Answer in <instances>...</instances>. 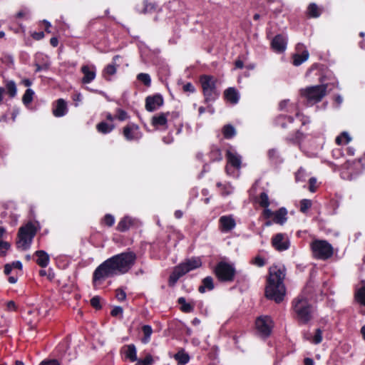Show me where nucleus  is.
Masks as SVG:
<instances>
[{
	"instance_id": "nucleus-20",
	"label": "nucleus",
	"mask_w": 365,
	"mask_h": 365,
	"mask_svg": "<svg viewBox=\"0 0 365 365\" xmlns=\"http://www.w3.org/2000/svg\"><path fill=\"white\" fill-rule=\"evenodd\" d=\"M122 351L125 355V359H128L131 362L136 361L137 358V349L134 344H130L125 345L123 347Z\"/></svg>"
},
{
	"instance_id": "nucleus-47",
	"label": "nucleus",
	"mask_w": 365,
	"mask_h": 365,
	"mask_svg": "<svg viewBox=\"0 0 365 365\" xmlns=\"http://www.w3.org/2000/svg\"><path fill=\"white\" fill-rule=\"evenodd\" d=\"M306 177H307V174H306L305 170L303 169L302 168H300L295 174V179H296V181H297V182L304 181Z\"/></svg>"
},
{
	"instance_id": "nucleus-6",
	"label": "nucleus",
	"mask_w": 365,
	"mask_h": 365,
	"mask_svg": "<svg viewBox=\"0 0 365 365\" xmlns=\"http://www.w3.org/2000/svg\"><path fill=\"white\" fill-rule=\"evenodd\" d=\"M313 257L317 259L326 260L334 254L332 245L327 240H314L310 244Z\"/></svg>"
},
{
	"instance_id": "nucleus-22",
	"label": "nucleus",
	"mask_w": 365,
	"mask_h": 365,
	"mask_svg": "<svg viewBox=\"0 0 365 365\" xmlns=\"http://www.w3.org/2000/svg\"><path fill=\"white\" fill-rule=\"evenodd\" d=\"M119 58V56H115L113 58V63L108 64L106 66V68L103 71V76L107 80H110L108 76H113L116 73L117 71V65L115 64V61Z\"/></svg>"
},
{
	"instance_id": "nucleus-32",
	"label": "nucleus",
	"mask_w": 365,
	"mask_h": 365,
	"mask_svg": "<svg viewBox=\"0 0 365 365\" xmlns=\"http://www.w3.org/2000/svg\"><path fill=\"white\" fill-rule=\"evenodd\" d=\"M304 138V134L299 130H296L295 133L289 134L286 137V140L292 143H298Z\"/></svg>"
},
{
	"instance_id": "nucleus-44",
	"label": "nucleus",
	"mask_w": 365,
	"mask_h": 365,
	"mask_svg": "<svg viewBox=\"0 0 365 365\" xmlns=\"http://www.w3.org/2000/svg\"><path fill=\"white\" fill-rule=\"evenodd\" d=\"M351 140V138L347 133L344 132L337 136L335 141L338 145L347 144Z\"/></svg>"
},
{
	"instance_id": "nucleus-12",
	"label": "nucleus",
	"mask_w": 365,
	"mask_h": 365,
	"mask_svg": "<svg viewBox=\"0 0 365 365\" xmlns=\"http://www.w3.org/2000/svg\"><path fill=\"white\" fill-rule=\"evenodd\" d=\"M272 245L275 250L282 252L289 249L290 241L286 234L277 233L272 237Z\"/></svg>"
},
{
	"instance_id": "nucleus-1",
	"label": "nucleus",
	"mask_w": 365,
	"mask_h": 365,
	"mask_svg": "<svg viewBox=\"0 0 365 365\" xmlns=\"http://www.w3.org/2000/svg\"><path fill=\"white\" fill-rule=\"evenodd\" d=\"M137 256L132 251L115 255L98 265L93 273V284H100L108 278L124 274L135 264Z\"/></svg>"
},
{
	"instance_id": "nucleus-28",
	"label": "nucleus",
	"mask_w": 365,
	"mask_h": 365,
	"mask_svg": "<svg viewBox=\"0 0 365 365\" xmlns=\"http://www.w3.org/2000/svg\"><path fill=\"white\" fill-rule=\"evenodd\" d=\"M178 304L180 305V310L185 313H191L194 311L195 303L187 302L184 297H180L178 299Z\"/></svg>"
},
{
	"instance_id": "nucleus-55",
	"label": "nucleus",
	"mask_w": 365,
	"mask_h": 365,
	"mask_svg": "<svg viewBox=\"0 0 365 365\" xmlns=\"http://www.w3.org/2000/svg\"><path fill=\"white\" fill-rule=\"evenodd\" d=\"M128 118L127 113L121 109L118 110L117 118L120 120H125Z\"/></svg>"
},
{
	"instance_id": "nucleus-62",
	"label": "nucleus",
	"mask_w": 365,
	"mask_h": 365,
	"mask_svg": "<svg viewBox=\"0 0 365 365\" xmlns=\"http://www.w3.org/2000/svg\"><path fill=\"white\" fill-rule=\"evenodd\" d=\"M6 307H7L8 310H10V311L15 310L16 309V304H15L14 302L9 301L6 304Z\"/></svg>"
},
{
	"instance_id": "nucleus-21",
	"label": "nucleus",
	"mask_w": 365,
	"mask_h": 365,
	"mask_svg": "<svg viewBox=\"0 0 365 365\" xmlns=\"http://www.w3.org/2000/svg\"><path fill=\"white\" fill-rule=\"evenodd\" d=\"M287 220V210L285 207H281L274 213L273 222L279 225H284Z\"/></svg>"
},
{
	"instance_id": "nucleus-51",
	"label": "nucleus",
	"mask_w": 365,
	"mask_h": 365,
	"mask_svg": "<svg viewBox=\"0 0 365 365\" xmlns=\"http://www.w3.org/2000/svg\"><path fill=\"white\" fill-rule=\"evenodd\" d=\"M10 248V244L6 241L0 240V253L5 255L6 252Z\"/></svg>"
},
{
	"instance_id": "nucleus-29",
	"label": "nucleus",
	"mask_w": 365,
	"mask_h": 365,
	"mask_svg": "<svg viewBox=\"0 0 365 365\" xmlns=\"http://www.w3.org/2000/svg\"><path fill=\"white\" fill-rule=\"evenodd\" d=\"M202 284L199 287L198 291L200 293H204L206 290V289L209 291L212 290L214 289V283H213V279L212 277H206L202 279Z\"/></svg>"
},
{
	"instance_id": "nucleus-50",
	"label": "nucleus",
	"mask_w": 365,
	"mask_h": 365,
	"mask_svg": "<svg viewBox=\"0 0 365 365\" xmlns=\"http://www.w3.org/2000/svg\"><path fill=\"white\" fill-rule=\"evenodd\" d=\"M103 220L105 225L108 227H111L115 222V217L110 214H107L105 215Z\"/></svg>"
},
{
	"instance_id": "nucleus-15",
	"label": "nucleus",
	"mask_w": 365,
	"mask_h": 365,
	"mask_svg": "<svg viewBox=\"0 0 365 365\" xmlns=\"http://www.w3.org/2000/svg\"><path fill=\"white\" fill-rule=\"evenodd\" d=\"M81 71L83 74L81 82L83 84H88L92 82L96 76V68L93 65H83L81 68Z\"/></svg>"
},
{
	"instance_id": "nucleus-25",
	"label": "nucleus",
	"mask_w": 365,
	"mask_h": 365,
	"mask_svg": "<svg viewBox=\"0 0 365 365\" xmlns=\"http://www.w3.org/2000/svg\"><path fill=\"white\" fill-rule=\"evenodd\" d=\"M36 256V263L41 267H46L49 262V256L43 250H38L35 252Z\"/></svg>"
},
{
	"instance_id": "nucleus-38",
	"label": "nucleus",
	"mask_w": 365,
	"mask_h": 365,
	"mask_svg": "<svg viewBox=\"0 0 365 365\" xmlns=\"http://www.w3.org/2000/svg\"><path fill=\"white\" fill-rule=\"evenodd\" d=\"M268 156L269 158L274 163H279L282 162V160L281 159L279 152L276 149H270L268 151Z\"/></svg>"
},
{
	"instance_id": "nucleus-16",
	"label": "nucleus",
	"mask_w": 365,
	"mask_h": 365,
	"mask_svg": "<svg viewBox=\"0 0 365 365\" xmlns=\"http://www.w3.org/2000/svg\"><path fill=\"white\" fill-rule=\"evenodd\" d=\"M235 226L236 222L232 215H223L219 219V227L222 232H229Z\"/></svg>"
},
{
	"instance_id": "nucleus-7",
	"label": "nucleus",
	"mask_w": 365,
	"mask_h": 365,
	"mask_svg": "<svg viewBox=\"0 0 365 365\" xmlns=\"http://www.w3.org/2000/svg\"><path fill=\"white\" fill-rule=\"evenodd\" d=\"M205 103L215 101L220 96L216 88V78L212 76L202 75L200 78Z\"/></svg>"
},
{
	"instance_id": "nucleus-34",
	"label": "nucleus",
	"mask_w": 365,
	"mask_h": 365,
	"mask_svg": "<svg viewBox=\"0 0 365 365\" xmlns=\"http://www.w3.org/2000/svg\"><path fill=\"white\" fill-rule=\"evenodd\" d=\"M6 90L10 98H14L17 93L16 83L14 81H8L6 83Z\"/></svg>"
},
{
	"instance_id": "nucleus-45",
	"label": "nucleus",
	"mask_w": 365,
	"mask_h": 365,
	"mask_svg": "<svg viewBox=\"0 0 365 365\" xmlns=\"http://www.w3.org/2000/svg\"><path fill=\"white\" fill-rule=\"evenodd\" d=\"M312 206V201L308 199H303L300 201V211L306 212Z\"/></svg>"
},
{
	"instance_id": "nucleus-33",
	"label": "nucleus",
	"mask_w": 365,
	"mask_h": 365,
	"mask_svg": "<svg viewBox=\"0 0 365 365\" xmlns=\"http://www.w3.org/2000/svg\"><path fill=\"white\" fill-rule=\"evenodd\" d=\"M114 128V125L112 124H108L106 122H101L96 125L97 130L103 134H107L110 133Z\"/></svg>"
},
{
	"instance_id": "nucleus-49",
	"label": "nucleus",
	"mask_w": 365,
	"mask_h": 365,
	"mask_svg": "<svg viewBox=\"0 0 365 365\" xmlns=\"http://www.w3.org/2000/svg\"><path fill=\"white\" fill-rule=\"evenodd\" d=\"M91 306L96 309H101V297L98 296H95L91 299Z\"/></svg>"
},
{
	"instance_id": "nucleus-24",
	"label": "nucleus",
	"mask_w": 365,
	"mask_h": 365,
	"mask_svg": "<svg viewBox=\"0 0 365 365\" xmlns=\"http://www.w3.org/2000/svg\"><path fill=\"white\" fill-rule=\"evenodd\" d=\"M134 225V220L130 217H124L118 222L116 229L120 232H125Z\"/></svg>"
},
{
	"instance_id": "nucleus-41",
	"label": "nucleus",
	"mask_w": 365,
	"mask_h": 365,
	"mask_svg": "<svg viewBox=\"0 0 365 365\" xmlns=\"http://www.w3.org/2000/svg\"><path fill=\"white\" fill-rule=\"evenodd\" d=\"M355 298L358 302L365 306V286L358 289L355 294Z\"/></svg>"
},
{
	"instance_id": "nucleus-9",
	"label": "nucleus",
	"mask_w": 365,
	"mask_h": 365,
	"mask_svg": "<svg viewBox=\"0 0 365 365\" xmlns=\"http://www.w3.org/2000/svg\"><path fill=\"white\" fill-rule=\"evenodd\" d=\"M327 85H318L309 86L300 90L302 97L306 98L308 103L313 105L322 101L327 93Z\"/></svg>"
},
{
	"instance_id": "nucleus-19",
	"label": "nucleus",
	"mask_w": 365,
	"mask_h": 365,
	"mask_svg": "<svg viewBox=\"0 0 365 365\" xmlns=\"http://www.w3.org/2000/svg\"><path fill=\"white\" fill-rule=\"evenodd\" d=\"M68 112L67 103L62 99L59 98L56 101L54 108H53V114L56 117H62Z\"/></svg>"
},
{
	"instance_id": "nucleus-13",
	"label": "nucleus",
	"mask_w": 365,
	"mask_h": 365,
	"mask_svg": "<svg viewBox=\"0 0 365 365\" xmlns=\"http://www.w3.org/2000/svg\"><path fill=\"white\" fill-rule=\"evenodd\" d=\"M164 101L163 96L159 94L148 96L145 98V109L148 112H153L160 108L163 105Z\"/></svg>"
},
{
	"instance_id": "nucleus-5",
	"label": "nucleus",
	"mask_w": 365,
	"mask_h": 365,
	"mask_svg": "<svg viewBox=\"0 0 365 365\" xmlns=\"http://www.w3.org/2000/svg\"><path fill=\"white\" fill-rule=\"evenodd\" d=\"M36 232V226L31 222L21 227L18 232L17 248L22 250H28L31 247Z\"/></svg>"
},
{
	"instance_id": "nucleus-43",
	"label": "nucleus",
	"mask_w": 365,
	"mask_h": 365,
	"mask_svg": "<svg viewBox=\"0 0 365 365\" xmlns=\"http://www.w3.org/2000/svg\"><path fill=\"white\" fill-rule=\"evenodd\" d=\"M307 339L314 344H318L321 343L322 341V329H316L314 336L312 339H309V338H307Z\"/></svg>"
},
{
	"instance_id": "nucleus-23",
	"label": "nucleus",
	"mask_w": 365,
	"mask_h": 365,
	"mask_svg": "<svg viewBox=\"0 0 365 365\" xmlns=\"http://www.w3.org/2000/svg\"><path fill=\"white\" fill-rule=\"evenodd\" d=\"M225 99L232 104H236L239 101V94L237 91L234 88H229L224 92Z\"/></svg>"
},
{
	"instance_id": "nucleus-27",
	"label": "nucleus",
	"mask_w": 365,
	"mask_h": 365,
	"mask_svg": "<svg viewBox=\"0 0 365 365\" xmlns=\"http://www.w3.org/2000/svg\"><path fill=\"white\" fill-rule=\"evenodd\" d=\"M294 122V118L291 116L279 115L275 120L277 125L282 128H287L289 125H292Z\"/></svg>"
},
{
	"instance_id": "nucleus-64",
	"label": "nucleus",
	"mask_w": 365,
	"mask_h": 365,
	"mask_svg": "<svg viewBox=\"0 0 365 365\" xmlns=\"http://www.w3.org/2000/svg\"><path fill=\"white\" fill-rule=\"evenodd\" d=\"M12 269H13L12 266L10 264H6L4 266V271L5 274L9 275L11 273Z\"/></svg>"
},
{
	"instance_id": "nucleus-61",
	"label": "nucleus",
	"mask_w": 365,
	"mask_h": 365,
	"mask_svg": "<svg viewBox=\"0 0 365 365\" xmlns=\"http://www.w3.org/2000/svg\"><path fill=\"white\" fill-rule=\"evenodd\" d=\"M289 104V100H284V101H282L279 104V108L281 110H285V108H287V106H288Z\"/></svg>"
},
{
	"instance_id": "nucleus-58",
	"label": "nucleus",
	"mask_w": 365,
	"mask_h": 365,
	"mask_svg": "<svg viewBox=\"0 0 365 365\" xmlns=\"http://www.w3.org/2000/svg\"><path fill=\"white\" fill-rule=\"evenodd\" d=\"M274 212H272L270 209L267 207V208H264V210H263L262 215H263L264 217L268 219L272 217H274Z\"/></svg>"
},
{
	"instance_id": "nucleus-59",
	"label": "nucleus",
	"mask_w": 365,
	"mask_h": 365,
	"mask_svg": "<svg viewBox=\"0 0 365 365\" xmlns=\"http://www.w3.org/2000/svg\"><path fill=\"white\" fill-rule=\"evenodd\" d=\"M35 66H36V70H35L36 72H40L42 70H47L48 68V65L46 64V63L43 65H40L38 63H36Z\"/></svg>"
},
{
	"instance_id": "nucleus-18",
	"label": "nucleus",
	"mask_w": 365,
	"mask_h": 365,
	"mask_svg": "<svg viewBox=\"0 0 365 365\" xmlns=\"http://www.w3.org/2000/svg\"><path fill=\"white\" fill-rule=\"evenodd\" d=\"M271 45L274 51L282 53L287 47V38L284 36L278 34L272 39Z\"/></svg>"
},
{
	"instance_id": "nucleus-3",
	"label": "nucleus",
	"mask_w": 365,
	"mask_h": 365,
	"mask_svg": "<svg viewBox=\"0 0 365 365\" xmlns=\"http://www.w3.org/2000/svg\"><path fill=\"white\" fill-rule=\"evenodd\" d=\"M292 307L299 322L307 324L312 319L313 308L304 295L300 294L294 298Z\"/></svg>"
},
{
	"instance_id": "nucleus-42",
	"label": "nucleus",
	"mask_w": 365,
	"mask_h": 365,
	"mask_svg": "<svg viewBox=\"0 0 365 365\" xmlns=\"http://www.w3.org/2000/svg\"><path fill=\"white\" fill-rule=\"evenodd\" d=\"M210 159L212 161H220L222 160L221 150L217 148H212L210 153Z\"/></svg>"
},
{
	"instance_id": "nucleus-46",
	"label": "nucleus",
	"mask_w": 365,
	"mask_h": 365,
	"mask_svg": "<svg viewBox=\"0 0 365 365\" xmlns=\"http://www.w3.org/2000/svg\"><path fill=\"white\" fill-rule=\"evenodd\" d=\"M135 365H150L153 361V357L150 354L147 355L143 359H138Z\"/></svg>"
},
{
	"instance_id": "nucleus-10",
	"label": "nucleus",
	"mask_w": 365,
	"mask_h": 365,
	"mask_svg": "<svg viewBox=\"0 0 365 365\" xmlns=\"http://www.w3.org/2000/svg\"><path fill=\"white\" fill-rule=\"evenodd\" d=\"M227 165L225 170L227 175L238 176L237 172L241 168L242 157L235 150H228L226 153Z\"/></svg>"
},
{
	"instance_id": "nucleus-40",
	"label": "nucleus",
	"mask_w": 365,
	"mask_h": 365,
	"mask_svg": "<svg viewBox=\"0 0 365 365\" xmlns=\"http://www.w3.org/2000/svg\"><path fill=\"white\" fill-rule=\"evenodd\" d=\"M137 79L147 87H149L151 85V78L150 75L148 73H140L138 74Z\"/></svg>"
},
{
	"instance_id": "nucleus-26",
	"label": "nucleus",
	"mask_w": 365,
	"mask_h": 365,
	"mask_svg": "<svg viewBox=\"0 0 365 365\" xmlns=\"http://www.w3.org/2000/svg\"><path fill=\"white\" fill-rule=\"evenodd\" d=\"M322 12V9L319 7L315 3L309 4L307 9V15L309 18H318Z\"/></svg>"
},
{
	"instance_id": "nucleus-14",
	"label": "nucleus",
	"mask_w": 365,
	"mask_h": 365,
	"mask_svg": "<svg viewBox=\"0 0 365 365\" xmlns=\"http://www.w3.org/2000/svg\"><path fill=\"white\" fill-rule=\"evenodd\" d=\"M123 133L127 140H138L142 137L139 127L135 124H130L123 128Z\"/></svg>"
},
{
	"instance_id": "nucleus-8",
	"label": "nucleus",
	"mask_w": 365,
	"mask_h": 365,
	"mask_svg": "<svg viewBox=\"0 0 365 365\" xmlns=\"http://www.w3.org/2000/svg\"><path fill=\"white\" fill-rule=\"evenodd\" d=\"M214 273L219 281L232 282L235 279L236 269L232 264L221 261L215 266Z\"/></svg>"
},
{
	"instance_id": "nucleus-30",
	"label": "nucleus",
	"mask_w": 365,
	"mask_h": 365,
	"mask_svg": "<svg viewBox=\"0 0 365 365\" xmlns=\"http://www.w3.org/2000/svg\"><path fill=\"white\" fill-rule=\"evenodd\" d=\"M309 52L307 50L302 51V53H295L293 55V64L296 66L301 65L309 58Z\"/></svg>"
},
{
	"instance_id": "nucleus-54",
	"label": "nucleus",
	"mask_w": 365,
	"mask_h": 365,
	"mask_svg": "<svg viewBox=\"0 0 365 365\" xmlns=\"http://www.w3.org/2000/svg\"><path fill=\"white\" fill-rule=\"evenodd\" d=\"M123 314V308L121 307H115L110 312V314L113 317H117L118 315H122Z\"/></svg>"
},
{
	"instance_id": "nucleus-4",
	"label": "nucleus",
	"mask_w": 365,
	"mask_h": 365,
	"mask_svg": "<svg viewBox=\"0 0 365 365\" xmlns=\"http://www.w3.org/2000/svg\"><path fill=\"white\" fill-rule=\"evenodd\" d=\"M202 266V261L199 257H192L176 266L169 277V285L174 286L178 279L186 273Z\"/></svg>"
},
{
	"instance_id": "nucleus-53",
	"label": "nucleus",
	"mask_w": 365,
	"mask_h": 365,
	"mask_svg": "<svg viewBox=\"0 0 365 365\" xmlns=\"http://www.w3.org/2000/svg\"><path fill=\"white\" fill-rule=\"evenodd\" d=\"M182 90L184 92H190L194 93L195 89L193 85L191 83H187L182 86Z\"/></svg>"
},
{
	"instance_id": "nucleus-48",
	"label": "nucleus",
	"mask_w": 365,
	"mask_h": 365,
	"mask_svg": "<svg viewBox=\"0 0 365 365\" xmlns=\"http://www.w3.org/2000/svg\"><path fill=\"white\" fill-rule=\"evenodd\" d=\"M115 297L120 302H123V301L125 300L126 293H125V290L121 288L117 289L115 290Z\"/></svg>"
},
{
	"instance_id": "nucleus-63",
	"label": "nucleus",
	"mask_w": 365,
	"mask_h": 365,
	"mask_svg": "<svg viewBox=\"0 0 365 365\" xmlns=\"http://www.w3.org/2000/svg\"><path fill=\"white\" fill-rule=\"evenodd\" d=\"M11 265L12 266V268H16L18 269H22V263L20 261L14 262L12 264H11Z\"/></svg>"
},
{
	"instance_id": "nucleus-11",
	"label": "nucleus",
	"mask_w": 365,
	"mask_h": 365,
	"mask_svg": "<svg viewBox=\"0 0 365 365\" xmlns=\"http://www.w3.org/2000/svg\"><path fill=\"white\" fill-rule=\"evenodd\" d=\"M256 329L263 336H268L273 327V321L269 316L259 317L255 322Z\"/></svg>"
},
{
	"instance_id": "nucleus-31",
	"label": "nucleus",
	"mask_w": 365,
	"mask_h": 365,
	"mask_svg": "<svg viewBox=\"0 0 365 365\" xmlns=\"http://www.w3.org/2000/svg\"><path fill=\"white\" fill-rule=\"evenodd\" d=\"M174 359L178 365H185L189 362L190 356L184 350H180L174 355Z\"/></svg>"
},
{
	"instance_id": "nucleus-60",
	"label": "nucleus",
	"mask_w": 365,
	"mask_h": 365,
	"mask_svg": "<svg viewBox=\"0 0 365 365\" xmlns=\"http://www.w3.org/2000/svg\"><path fill=\"white\" fill-rule=\"evenodd\" d=\"M32 37L35 39V40H41L42 39L43 37H44V33L43 31H39V32H34L33 34H32Z\"/></svg>"
},
{
	"instance_id": "nucleus-2",
	"label": "nucleus",
	"mask_w": 365,
	"mask_h": 365,
	"mask_svg": "<svg viewBox=\"0 0 365 365\" xmlns=\"http://www.w3.org/2000/svg\"><path fill=\"white\" fill-rule=\"evenodd\" d=\"M286 276V269L284 266L272 265L269 269V276L267 279L264 294L268 299L280 303L286 294V287L284 280Z\"/></svg>"
},
{
	"instance_id": "nucleus-17",
	"label": "nucleus",
	"mask_w": 365,
	"mask_h": 365,
	"mask_svg": "<svg viewBox=\"0 0 365 365\" xmlns=\"http://www.w3.org/2000/svg\"><path fill=\"white\" fill-rule=\"evenodd\" d=\"M170 113H160L153 116L151 124L156 128H162L165 130L168 128V117Z\"/></svg>"
},
{
	"instance_id": "nucleus-37",
	"label": "nucleus",
	"mask_w": 365,
	"mask_h": 365,
	"mask_svg": "<svg viewBox=\"0 0 365 365\" xmlns=\"http://www.w3.org/2000/svg\"><path fill=\"white\" fill-rule=\"evenodd\" d=\"M142 331L144 334V336L142 339V342L143 344H147L150 341V336L153 333L152 327L150 325H144L142 327Z\"/></svg>"
},
{
	"instance_id": "nucleus-36",
	"label": "nucleus",
	"mask_w": 365,
	"mask_h": 365,
	"mask_svg": "<svg viewBox=\"0 0 365 365\" xmlns=\"http://www.w3.org/2000/svg\"><path fill=\"white\" fill-rule=\"evenodd\" d=\"M222 133L225 138L230 139L236 134L235 128L231 125H226L222 128Z\"/></svg>"
},
{
	"instance_id": "nucleus-39",
	"label": "nucleus",
	"mask_w": 365,
	"mask_h": 365,
	"mask_svg": "<svg viewBox=\"0 0 365 365\" xmlns=\"http://www.w3.org/2000/svg\"><path fill=\"white\" fill-rule=\"evenodd\" d=\"M259 205L264 208H267L269 206V200L267 194L264 192L260 193L258 199Z\"/></svg>"
},
{
	"instance_id": "nucleus-35",
	"label": "nucleus",
	"mask_w": 365,
	"mask_h": 365,
	"mask_svg": "<svg viewBox=\"0 0 365 365\" xmlns=\"http://www.w3.org/2000/svg\"><path fill=\"white\" fill-rule=\"evenodd\" d=\"M34 91L31 88H27L23 95L22 102L25 106H29L33 101Z\"/></svg>"
},
{
	"instance_id": "nucleus-52",
	"label": "nucleus",
	"mask_w": 365,
	"mask_h": 365,
	"mask_svg": "<svg viewBox=\"0 0 365 365\" xmlns=\"http://www.w3.org/2000/svg\"><path fill=\"white\" fill-rule=\"evenodd\" d=\"M252 263L255 265L259 267H263L265 264L264 259L262 257H261L260 256L255 257L252 260Z\"/></svg>"
},
{
	"instance_id": "nucleus-56",
	"label": "nucleus",
	"mask_w": 365,
	"mask_h": 365,
	"mask_svg": "<svg viewBox=\"0 0 365 365\" xmlns=\"http://www.w3.org/2000/svg\"><path fill=\"white\" fill-rule=\"evenodd\" d=\"M317 183V180L316 178H311L309 180V190L312 192H315L316 190V187H315V185Z\"/></svg>"
},
{
	"instance_id": "nucleus-57",
	"label": "nucleus",
	"mask_w": 365,
	"mask_h": 365,
	"mask_svg": "<svg viewBox=\"0 0 365 365\" xmlns=\"http://www.w3.org/2000/svg\"><path fill=\"white\" fill-rule=\"evenodd\" d=\"M39 365H61L60 363L56 360V359H52V360H44L43 361H41Z\"/></svg>"
}]
</instances>
